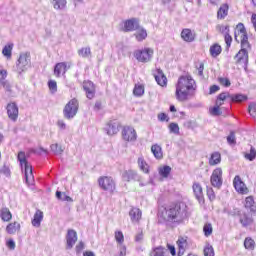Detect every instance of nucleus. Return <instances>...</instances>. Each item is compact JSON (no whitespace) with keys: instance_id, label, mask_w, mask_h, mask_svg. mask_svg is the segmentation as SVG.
<instances>
[{"instance_id":"obj_30","label":"nucleus","mask_w":256,"mask_h":256,"mask_svg":"<svg viewBox=\"0 0 256 256\" xmlns=\"http://www.w3.org/2000/svg\"><path fill=\"white\" fill-rule=\"evenodd\" d=\"M0 218L4 222H9L11 221V219H13V214H11V211L9 210V208L4 207L0 210Z\"/></svg>"},{"instance_id":"obj_2","label":"nucleus","mask_w":256,"mask_h":256,"mask_svg":"<svg viewBox=\"0 0 256 256\" xmlns=\"http://www.w3.org/2000/svg\"><path fill=\"white\" fill-rule=\"evenodd\" d=\"M162 217L164 221H169L170 223H183L188 217L187 204L180 202L175 207L165 208L162 212Z\"/></svg>"},{"instance_id":"obj_8","label":"nucleus","mask_w":256,"mask_h":256,"mask_svg":"<svg viewBox=\"0 0 256 256\" xmlns=\"http://www.w3.org/2000/svg\"><path fill=\"white\" fill-rule=\"evenodd\" d=\"M79 111V101L73 98L64 107L63 114L65 119H73Z\"/></svg>"},{"instance_id":"obj_53","label":"nucleus","mask_w":256,"mask_h":256,"mask_svg":"<svg viewBox=\"0 0 256 256\" xmlns=\"http://www.w3.org/2000/svg\"><path fill=\"white\" fill-rule=\"evenodd\" d=\"M48 87L51 93H57V82L55 80L48 81Z\"/></svg>"},{"instance_id":"obj_38","label":"nucleus","mask_w":256,"mask_h":256,"mask_svg":"<svg viewBox=\"0 0 256 256\" xmlns=\"http://www.w3.org/2000/svg\"><path fill=\"white\" fill-rule=\"evenodd\" d=\"M221 51H223V49L221 48V45H219V44H214L210 47L211 57H219V55H221Z\"/></svg>"},{"instance_id":"obj_12","label":"nucleus","mask_w":256,"mask_h":256,"mask_svg":"<svg viewBox=\"0 0 256 256\" xmlns=\"http://www.w3.org/2000/svg\"><path fill=\"white\" fill-rule=\"evenodd\" d=\"M7 115L11 121H17L19 118V106L15 102H11L7 104L6 107Z\"/></svg>"},{"instance_id":"obj_60","label":"nucleus","mask_w":256,"mask_h":256,"mask_svg":"<svg viewBox=\"0 0 256 256\" xmlns=\"http://www.w3.org/2000/svg\"><path fill=\"white\" fill-rule=\"evenodd\" d=\"M196 69H197V71H198L199 77H204L203 71H205V64H203V63L198 64V65L196 66Z\"/></svg>"},{"instance_id":"obj_36","label":"nucleus","mask_w":256,"mask_h":256,"mask_svg":"<svg viewBox=\"0 0 256 256\" xmlns=\"http://www.w3.org/2000/svg\"><path fill=\"white\" fill-rule=\"evenodd\" d=\"M219 163H221V153L219 152L212 153L209 159V165L214 166V165H219Z\"/></svg>"},{"instance_id":"obj_51","label":"nucleus","mask_w":256,"mask_h":256,"mask_svg":"<svg viewBox=\"0 0 256 256\" xmlns=\"http://www.w3.org/2000/svg\"><path fill=\"white\" fill-rule=\"evenodd\" d=\"M169 130H170V133H174V135H179V124L170 123Z\"/></svg>"},{"instance_id":"obj_19","label":"nucleus","mask_w":256,"mask_h":256,"mask_svg":"<svg viewBox=\"0 0 256 256\" xmlns=\"http://www.w3.org/2000/svg\"><path fill=\"white\" fill-rule=\"evenodd\" d=\"M104 129L107 135H117L119 133V122L117 120H111Z\"/></svg>"},{"instance_id":"obj_13","label":"nucleus","mask_w":256,"mask_h":256,"mask_svg":"<svg viewBox=\"0 0 256 256\" xmlns=\"http://www.w3.org/2000/svg\"><path fill=\"white\" fill-rule=\"evenodd\" d=\"M139 27V20L137 18H131L124 21L123 31L125 33H130L132 31H137Z\"/></svg>"},{"instance_id":"obj_6","label":"nucleus","mask_w":256,"mask_h":256,"mask_svg":"<svg viewBox=\"0 0 256 256\" xmlns=\"http://www.w3.org/2000/svg\"><path fill=\"white\" fill-rule=\"evenodd\" d=\"M247 49H251V44L247 43L246 46H243V43L241 44L240 51L236 54V62L239 65H242L245 71H247V67L249 65V52Z\"/></svg>"},{"instance_id":"obj_40","label":"nucleus","mask_w":256,"mask_h":256,"mask_svg":"<svg viewBox=\"0 0 256 256\" xmlns=\"http://www.w3.org/2000/svg\"><path fill=\"white\" fill-rule=\"evenodd\" d=\"M56 198L59 201H67L68 203H72V201H73V198L68 196L67 193L61 192V191H56Z\"/></svg>"},{"instance_id":"obj_11","label":"nucleus","mask_w":256,"mask_h":256,"mask_svg":"<svg viewBox=\"0 0 256 256\" xmlns=\"http://www.w3.org/2000/svg\"><path fill=\"white\" fill-rule=\"evenodd\" d=\"M122 139L127 143H135L137 141V131L131 126H124L122 128Z\"/></svg>"},{"instance_id":"obj_55","label":"nucleus","mask_w":256,"mask_h":256,"mask_svg":"<svg viewBox=\"0 0 256 256\" xmlns=\"http://www.w3.org/2000/svg\"><path fill=\"white\" fill-rule=\"evenodd\" d=\"M204 256H215L213 246H207L206 248H204Z\"/></svg>"},{"instance_id":"obj_61","label":"nucleus","mask_w":256,"mask_h":256,"mask_svg":"<svg viewBox=\"0 0 256 256\" xmlns=\"http://www.w3.org/2000/svg\"><path fill=\"white\" fill-rule=\"evenodd\" d=\"M85 249V244L83 242H79L78 245H76V253L79 255L81 251Z\"/></svg>"},{"instance_id":"obj_16","label":"nucleus","mask_w":256,"mask_h":256,"mask_svg":"<svg viewBox=\"0 0 256 256\" xmlns=\"http://www.w3.org/2000/svg\"><path fill=\"white\" fill-rule=\"evenodd\" d=\"M77 243V232L73 229L68 230L66 235V249H73Z\"/></svg>"},{"instance_id":"obj_32","label":"nucleus","mask_w":256,"mask_h":256,"mask_svg":"<svg viewBox=\"0 0 256 256\" xmlns=\"http://www.w3.org/2000/svg\"><path fill=\"white\" fill-rule=\"evenodd\" d=\"M229 15V5L222 4L217 12L218 19H225V17Z\"/></svg>"},{"instance_id":"obj_23","label":"nucleus","mask_w":256,"mask_h":256,"mask_svg":"<svg viewBox=\"0 0 256 256\" xmlns=\"http://www.w3.org/2000/svg\"><path fill=\"white\" fill-rule=\"evenodd\" d=\"M181 38L183 41H186V43H193V41H195V34L191 29L185 28L181 32Z\"/></svg>"},{"instance_id":"obj_26","label":"nucleus","mask_w":256,"mask_h":256,"mask_svg":"<svg viewBox=\"0 0 256 256\" xmlns=\"http://www.w3.org/2000/svg\"><path fill=\"white\" fill-rule=\"evenodd\" d=\"M229 103H243L247 101V95L245 94H229Z\"/></svg>"},{"instance_id":"obj_47","label":"nucleus","mask_w":256,"mask_h":256,"mask_svg":"<svg viewBox=\"0 0 256 256\" xmlns=\"http://www.w3.org/2000/svg\"><path fill=\"white\" fill-rule=\"evenodd\" d=\"M218 83H220L222 87H231V80L227 77H218Z\"/></svg>"},{"instance_id":"obj_29","label":"nucleus","mask_w":256,"mask_h":256,"mask_svg":"<svg viewBox=\"0 0 256 256\" xmlns=\"http://www.w3.org/2000/svg\"><path fill=\"white\" fill-rule=\"evenodd\" d=\"M244 206L246 209H249L251 213H256L255 199H253V196L246 197Z\"/></svg>"},{"instance_id":"obj_3","label":"nucleus","mask_w":256,"mask_h":256,"mask_svg":"<svg viewBox=\"0 0 256 256\" xmlns=\"http://www.w3.org/2000/svg\"><path fill=\"white\" fill-rule=\"evenodd\" d=\"M18 161L20 163L22 172L25 175V181L27 185L35 184V177L33 176V167L29 162H27V158L25 157V152L18 153Z\"/></svg>"},{"instance_id":"obj_37","label":"nucleus","mask_w":256,"mask_h":256,"mask_svg":"<svg viewBox=\"0 0 256 256\" xmlns=\"http://www.w3.org/2000/svg\"><path fill=\"white\" fill-rule=\"evenodd\" d=\"M138 167L140 171H143V173H149V164H147L143 156L138 158Z\"/></svg>"},{"instance_id":"obj_44","label":"nucleus","mask_w":256,"mask_h":256,"mask_svg":"<svg viewBox=\"0 0 256 256\" xmlns=\"http://www.w3.org/2000/svg\"><path fill=\"white\" fill-rule=\"evenodd\" d=\"M244 157L248 161H255V159H256V149H255V147L251 146L250 153H246L244 155Z\"/></svg>"},{"instance_id":"obj_31","label":"nucleus","mask_w":256,"mask_h":256,"mask_svg":"<svg viewBox=\"0 0 256 256\" xmlns=\"http://www.w3.org/2000/svg\"><path fill=\"white\" fill-rule=\"evenodd\" d=\"M134 37L138 42L145 41V39H147V30L139 26V29L136 30Z\"/></svg>"},{"instance_id":"obj_17","label":"nucleus","mask_w":256,"mask_h":256,"mask_svg":"<svg viewBox=\"0 0 256 256\" xmlns=\"http://www.w3.org/2000/svg\"><path fill=\"white\" fill-rule=\"evenodd\" d=\"M153 76L155 78L156 83L160 85V87H166L167 86V77L163 73V70L157 68L153 72Z\"/></svg>"},{"instance_id":"obj_42","label":"nucleus","mask_w":256,"mask_h":256,"mask_svg":"<svg viewBox=\"0 0 256 256\" xmlns=\"http://www.w3.org/2000/svg\"><path fill=\"white\" fill-rule=\"evenodd\" d=\"M12 51L13 44L6 45L2 50V55H4V57H7V59H11Z\"/></svg>"},{"instance_id":"obj_28","label":"nucleus","mask_w":256,"mask_h":256,"mask_svg":"<svg viewBox=\"0 0 256 256\" xmlns=\"http://www.w3.org/2000/svg\"><path fill=\"white\" fill-rule=\"evenodd\" d=\"M41 221H43V211L36 210L34 217L32 219L33 227H41Z\"/></svg>"},{"instance_id":"obj_46","label":"nucleus","mask_w":256,"mask_h":256,"mask_svg":"<svg viewBox=\"0 0 256 256\" xmlns=\"http://www.w3.org/2000/svg\"><path fill=\"white\" fill-rule=\"evenodd\" d=\"M115 240L117 244L123 245V243L125 242V236L123 235L122 231L115 232Z\"/></svg>"},{"instance_id":"obj_1","label":"nucleus","mask_w":256,"mask_h":256,"mask_svg":"<svg viewBox=\"0 0 256 256\" xmlns=\"http://www.w3.org/2000/svg\"><path fill=\"white\" fill-rule=\"evenodd\" d=\"M197 89V84L191 76H181L176 84V99L178 101H187Z\"/></svg>"},{"instance_id":"obj_27","label":"nucleus","mask_w":256,"mask_h":256,"mask_svg":"<svg viewBox=\"0 0 256 256\" xmlns=\"http://www.w3.org/2000/svg\"><path fill=\"white\" fill-rule=\"evenodd\" d=\"M177 246H178V253L177 256H183L185 255V250L187 249V239L185 238H179L177 240Z\"/></svg>"},{"instance_id":"obj_52","label":"nucleus","mask_w":256,"mask_h":256,"mask_svg":"<svg viewBox=\"0 0 256 256\" xmlns=\"http://www.w3.org/2000/svg\"><path fill=\"white\" fill-rule=\"evenodd\" d=\"M210 114H212L214 117H219L221 115V108L219 106H214L213 108H210Z\"/></svg>"},{"instance_id":"obj_34","label":"nucleus","mask_w":256,"mask_h":256,"mask_svg":"<svg viewBox=\"0 0 256 256\" xmlns=\"http://www.w3.org/2000/svg\"><path fill=\"white\" fill-rule=\"evenodd\" d=\"M51 3L57 11H61L67 7V0H51Z\"/></svg>"},{"instance_id":"obj_7","label":"nucleus","mask_w":256,"mask_h":256,"mask_svg":"<svg viewBox=\"0 0 256 256\" xmlns=\"http://www.w3.org/2000/svg\"><path fill=\"white\" fill-rule=\"evenodd\" d=\"M234 39L237 43H240L245 47L249 43V36L247 35V29L243 23H238L234 32Z\"/></svg>"},{"instance_id":"obj_33","label":"nucleus","mask_w":256,"mask_h":256,"mask_svg":"<svg viewBox=\"0 0 256 256\" xmlns=\"http://www.w3.org/2000/svg\"><path fill=\"white\" fill-rule=\"evenodd\" d=\"M151 152L153 153L155 159H163V149L159 144H154L151 147Z\"/></svg>"},{"instance_id":"obj_25","label":"nucleus","mask_w":256,"mask_h":256,"mask_svg":"<svg viewBox=\"0 0 256 256\" xmlns=\"http://www.w3.org/2000/svg\"><path fill=\"white\" fill-rule=\"evenodd\" d=\"M19 231H21V224L19 222H12L6 226V233L8 235H15Z\"/></svg>"},{"instance_id":"obj_18","label":"nucleus","mask_w":256,"mask_h":256,"mask_svg":"<svg viewBox=\"0 0 256 256\" xmlns=\"http://www.w3.org/2000/svg\"><path fill=\"white\" fill-rule=\"evenodd\" d=\"M123 181H141V176L135 170H126L122 173Z\"/></svg>"},{"instance_id":"obj_10","label":"nucleus","mask_w":256,"mask_h":256,"mask_svg":"<svg viewBox=\"0 0 256 256\" xmlns=\"http://www.w3.org/2000/svg\"><path fill=\"white\" fill-rule=\"evenodd\" d=\"M210 182L212 187L216 189H221L223 186V169L216 168L213 170L212 175L210 176Z\"/></svg>"},{"instance_id":"obj_59","label":"nucleus","mask_w":256,"mask_h":256,"mask_svg":"<svg viewBox=\"0 0 256 256\" xmlns=\"http://www.w3.org/2000/svg\"><path fill=\"white\" fill-rule=\"evenodd\" d=\"M6 247H8V249H10L11 251H15V247H16L15 240L14 239H9L6 242Z\"/></svg>"},{"instance_id":"obj_41","label":"nucleus","mask_w":256,"mask_h":256,"mask_svg":"<svg viewBox=\"0 0 256 256\" xmlns=\"http://www.w3.org/2000/svg\"><path fill=\"white\" fill-rule=\"evenodd\" d=\"M244 247L249 251H253V249H255V240H253L251 237L245 238Z\"/></svg>"},{"instance_id":"obj_49","label":"nucleus","mask_w":256,"mask_h":256,"mask_svg":"<svg viewBox=\"0 0 256 256\" xmlns=\"http://www.w3.org/2000/svg\"><path fill=\"white\" fill-rule=\"evenodd\" d=\"M50 149L53 153H55V155H61V153H63V148H61L59 144H52Z\"/></svg>"},{"instance_id":"obj_43","label":"nucleus","mask_w":256,"mask_h":256,"mask_svg":"<svg viewBox=\"0 0 256 256\" xmlns=\"http://www.w3.org/2000/svg\"><path fill=\"white\" fill-rule=\"evenodd\" d=\"M133 93L135 97H142V95L145 93V88L143 85H135Z\"/></svg>"},{"instance_id":"obj_63","label":"nucleus","mask_w":256,"mask_h":256,"mask_svg":"<svg viewBox=\"0 0 256 256\" xmlns=\"http://www.w3.org/2000/svg\"><path fill=\"white\" fill-rule=\"evenodd\" d=\"M219 32L227 35L229 33V26H218Z\"/></svg>"},{"instance_id":"obj_39","label":"nucleus","mask_w":256,"mask_h":256,"mask_svg":"<svg viewBox=\"0 0 256 256\" xmlns=\"http://www.w3.org/2000/svg\"><path fill=\"white\" fill-rule=\"evenodd\" d=\"M158 173H159L160 177L167 179V177H169V175H171V168H170V166H167V165L160 167L158 169Z\"/></svg>"},{"instance_id":"obj_9","label":"nucleus","mask_w":256,"mask_h":256,"mask_svg":"<svg viewBox=\"0 0 256 256\" xmlns=\"http://www.w3.org/2000/svg\"><path fill=\"white\" fill-rule=\"evenodd\" d=\"M153 53L154 51L152 48L139 49L134 52V57L139 63H149L153 58Z\"/></svg>"},{"instance_id":"obj_20","label":"nucleus","mask_w":256,"mask_h":256,"mask_svg":"<svg viewBox=\"0 0 256 256\" xmlns=\"http://www.w3.org/2000/svg\"><path fill=\"white\" fill-rule=\"evenodd\" d=\"M192 189L197 201H199V203H205V198L203 197V187L201 184L199 182H195Z\"/></svg>"},{"instance_id":"obj_45","label":"nucleus","mask_w":256,"mask_h":256,"mask_svg":"<svg viewBox=\"0 0 256 256\" xmlns=\"http://www.w3.org/2000/svg\"><path fill=\"white\" fill-rule=\"evenodd\" d=\"M78 55L80 57H83L84 59H87V57L91 55V48L89 47L81 48L80 50H78Z\"/></svg>"},{"instance_id":"obj_57","label":"nucleus","mask_w":256,"mask_h":256,"mask_svg":"<svg viewBox=\"0 0 256 256\" xmlns=\"http://www.w3.org/2000/svg\"><path fill=\"white\" fill-rule=\"evenodd\" d=\"M207 196L210 201H215V191L211 187H207Z\"/></svg>"},{"instance_id":"obj_15","label":"nucleus","mask_w":256,"mask_h":256,"mask_svg":"<svg viewBox=\"0 0 256 256\" xmlns=\"http://www.w3.org/2000/svg\"><path fill=\"white\" fill-rule=\"evenodd\" d=\"M239 223L242 225V227H251L253 225V216L251 214L245 213V212H239Z\"/></svg>"},{"instance_id":"obj_24","label":"nucleus","mask_w":256,"mask_h":256,"mask_svg":"<svg viewBox=\"0 0 256 256\" xmlns=\"http://www.w3.org/2000/svg\"><path fill=\"white\" fill-rule=\"evenodd\" d=\"M129 215L132 223H139V221H141L143 213L139 208H132L129 212Z\"/></svg>"},{"instance_id":"obj_35","label":"nucleus","mask_w":256,"mask_h":256,"mask_svg":"<svg viewBox=\"0 0 256 256\" xmlns=\"http://www.w3.org/2000/svg\"><path fill=\"white\" fill-rule=\"evenodd\" d=\"M229 101V92H222L217 96L216 99V107H221L223 105V101Z\"/></svg>"},{"instance_id":"obj_14","label":"nucleus","mask_w":256,"mask_h":256,"mask_svg":"<svg viewBox=\"0 0 256 256\" xmlns=\"http://www.w3.org/2000/svg\"><path fill=\"white\" fill-rule=\"evenodd\" d=\"M233 185L237 193L241 195H247V193H249V189H247L245 182L241 180L240 176H235Z\"/></svg>"},{"instance_id":"obj_64","label":"nucleus","mask_w":256,"mask_h":256,"mask_svg":"<svg viewBox=\"0 0 256 256\" xmlns=\"http://www.w3.org/2000/svg\"><path fill=\"white\" fill-rule=\"evenodd\" d=\"M158 120L159 121H169V116L165 113L158 114Z\"/></svg>"},{"instance_id":"obj_56","label":"nucleus","mask_w":256,"mask_h":256,"mask_svg":"<svg viewBox=\"0 0 256 256\" xmlns=\"http://www.w3.org/2000/svg\"><path fill=\"white\" fill-rule=\"evenodd\" d=\"M118 249H119L118 256H127V246L123 244H119Z\"/></svg>"},{"instance_id":"obj_22","label":"nucleus","mask_w":256,"mask_h":256,"mask_svg":"<svg viewBox=\"0 0 256 256\" xmlns=\"http://www.w3.org/2000/svg\"><path fill=\"white\" fill-rule=\"evenodd\" d=\"M67 73V62L57 63L54 67V75L55 77H61V75H65Z\"/></svg>"},{"instance_id":"obj_50","label":"nucleus","mask_w":256,"mask_h":256,"mask_svg":"<svg viewBox=\"0 0 256 256\" xmlns=\"http://www.w3.org/2000/svg\"><path fill=\"white\" fill-rule=\"evenodd\" d=\"M205 237H209L213 233V226L211 224H205L203 227Z\"/></svg>"},{"instance_id":"obj_4","label":"nucleus","mask_w":256,"mask_h":256,"mask_svg":"<svg viewBox=\"0 0 256 256\" xmlns=\"http://www.w3.org/2000/svg\"><path fill=\"white\" fill-rule=\"evenodd\" d=\"M28 69H31V53L24 52L20 54L16 62V71L18 75H22Z\"/></svg>"},{"instance_id":"obj_5","label":"nucleus","mask_w":256,"mask_h":256,"mask_svg":"<svg viewBox=\"0 0 256 256\" xmlns=\"http://www.w3.org/2000/svg\"><path fill=\"white\" fill-rule=\"evenodd\" d=\"M98 185L102 191L113 194L117 189L115 180L111 176H101L98 178Z\"/></svg>"},{"instance_id":"obj_62","label":"nucleus","mask_w":256,"mask_h":256,"mask_svg":"<svg viewBox=\"0 0 256 256\" xmlns=\"http://www.w3.org/2000/svg\"><path fill=\"white\" fill-rule=\"evenodd\" d=\"M7 79V70H0V84L6 81Z\"/></svg>"},{"instance_id":"obj_21","label":"nucleus","mask_w":256,"mask_h":256,"mask_svg":"<svg viewBox=\"0 0 256 256\" xmlns=\"http://www.w3.org/2000/svg\"><path fill=\"white\" fill-rule=\"evenodd\" d=\"M83 89L86 93L87 99H93L95 97V84L91 81H85L83 83Z\"/></svg>"},{"instance_id":"obj_58","label":"nucleus","mask_w":256,"mask_h":256,"mask_svg":"<svg viewBox=\"0 0 256 256\" xmlns=\"http://www.w3.org/2000/svg\"><path fill=\"white\" fill-rule=\"evenodd\" d=\"M0 87H3L5 91H8L9 93H11V84L9 83V81L4 80V82L0 83Z\"/></svg>"},{"instance_id":"obj_48","label":"nucleus","mask_w":256,"mask_h":256,"mask_svg":"<svg viewBox=\"0 0 256 256\" xmlns=\"http://www.w3.org/2000/svg\"><path fill=\"white\" fill-rule=\"evenodd\" d=\"M228 145H237V139L235 138V132L231 131L230 135L227 136Z\"/></svg>"},{"instance_id":"obj_54","label":"nucleus","mask_w":256,"mask_h":256,"mask_svg":"<svg viewBox=\"0 0 256 256\" xmlns=\"http://www.w3.org/2000/svg\"><path fill=\"white\" fill-rule=\"evenodd\" d=\"M224 40H225L227 49H229L231 47V43H233V37H231L229 33H226L224 35Z\"/></svg>"}]
</instances>
